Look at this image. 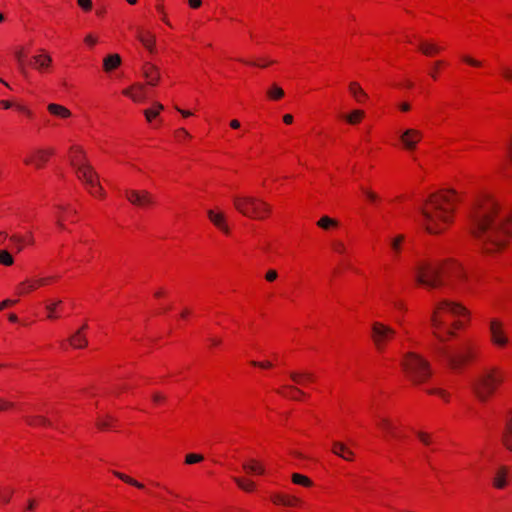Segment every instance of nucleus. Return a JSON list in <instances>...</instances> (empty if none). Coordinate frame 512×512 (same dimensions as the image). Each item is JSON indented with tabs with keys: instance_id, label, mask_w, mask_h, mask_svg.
<instances>
[{
	"instance_id": "obj_23",
	"label": "nucleus",
	"mask_w": 512,
	"mask_h": 512,
	"mask_svg": "<svg viewBox=\"0 0 512 512\" xmlns=\"http://www.w3.org/2000/svg\"><path fill=\"white\" fill-rule=\"evenodd\" d=\"M207 216L209 220L223 233L229 234L230 229L226 223L225 215L222 212H217L215 210H208Z\"/></svg>"
},
{
	"instance_id": "obj_44",
	"label": "nucleus",
	"mask_w": 512,
	"mask_h": 512,
	"mask_svg": "<svg viewBox=\"0 0 512 512\" xmlns=\"http://www.w3.org/2000/svg\"><path fill=\"white\" fill-rule=\"evenodd\" d=\"M234 481L236 482V484L238 485L239 488H241L242 490H244L246 492L253 491L254 486H255L252 481L245 480V479L238 478V477H235Z\"/></svg>"
},
{
	"instance_id": "obj_38",
	"label": "nucleus",
	"mask_w": 512,
	"mask_h": 512,
	"mask_svg": "<svg viewBox=\"0 0 512 512\" xmlns=\"http://www.w3.org/2000/svg\"><path fill=\"white\" fill-rule=\"evenodd\" d=\"M507 162L512 163V138L505 146L504 156L499 163V169H503Z\"/></svg>"
},
{
	"instance_id": "obj_37",
	"label": "nucleus",
	"mask_w": 512,
	"mask_h": 512,
	"mask_svg": "<svg viewBox=\"0 0 512 512\" xmlns=\"http://www.w3.org/2000/svg\"><path fill=\"white\" fill-rule=\"evenodd\" d=\"M363 110H353L351 113L344 116V119L351 125L358 124L364 117Z\"/></svg>"
},
{
	"instance_id": "obj_63",
	"label": "nucleus",
	"mask_w": 512,
	"mask_h": 512,
	"mask_svg": "<svg viewBox=\"0 0 512 512\" xmlns=\"http://www.w3.org/2000/svg\"><path fill=\"white\" fill-rule=\"evenodd\" d=\"M164 399H165V397L160 393H154L152 395V400L155 404L161 403Z\"/></svg>"
},
{
	"instance_id": "obj_29",
	"label": "nucleus",
	"mask_w": 512,
	"mask_h": 512,
	"mask_svg": "<svg viewBox=\"0 0 512 512\" xmlns=\"http://www.w3.org/2000/svg\"><path fill=\"white\" fill-rule=\"evenodd\" d=\"M290 377L293 382L301 386H306L308 383L314 381V376L310 372H292Z\"/></svg>"
},
{
	"instance_id": "obj_8",
	"label": "nucleus",
	"mask_w": 512,
	"mask_h": 512,
	"mask_svg": "<svg viewBox=\"0 0 512 512\" xmlns=\"http://www.w3.org/2000/svg\"><path fill=\"white\" fill-rule=\"evenodd\" d=\"M233 204L239 213L253 219H264L270 213V206L253 196H234Z\"/></svg>"
},
{
	"instance_id": "obj_45",
	"label": "nucleus",
	"mask_w": 512,
	"mask_h": 512,
	"mask_svg": "<svg viewBox=\"0 0 512 512\" xmlns=\"http://www.w3.org/2000/svg\"><path fill=\"white\" fill-rule=\"evenodd\" d=\"M283 506L300 507V506H302V501L296 496L285 495V500H284Z\"/></svg>"
},
{
	"instance_id": "obj_46",
	"label": "nucleus",
	"mask_w": 512,
	"mask_h": 512,
	"mask_svg": "<svg viewBox=\"0 0 512 512\" xmlns=\"http://www.w3.org/2000/svg\"><path fill=\"white\" fill-rule=\"evenodd\" d=\"M14 108L29 119H31L34 115L32 110L24 104L14 103Z\"/></svg>"
},
{
	"instance_id": "obj_17",
	"label": "nucleus",
	"mask_w": 512,
	"mask_h": 512,
	"mask_svg": "<svg viewBox=\"0 0 512 512\" xmlns=\"http://www.w3.org/2000/svg\"><path fill=\"white\" fill-rule=\"evenodd\" d=\"M388 245L392 259L395 262H402V254L407 250L406 236L404 234H398L389 240Z\"/></svg>"
},
{
	"instance_id": "obj_15",
	"label": "nucleus",
	"mask_w": 512,
	"mask_h": 512,
	"mask_svg": "<svg viewBox=\"0 0 512 512\" xmlns=\"http://www.w3.org/2000/svg\"><path fill=\"white\" fill-rule=\"evenodd\" d=\"M376 425L383 431L384 437L387 441L401 440L404 436L399 431L398 426L390 419L384 416H376Z\"/></svg>"
},
{
	"instance_id": "obj_61",
	"label": "nucleus",
	"mask_w": 512,
	"mask_h": 512,
	"mask_svg": "<svg viewBox=\"0 0 512 512\" xmlns=\"http://www.w3.org/2000/svg\"><path fill=\"white\" fill-rule=\"evenodd\" d=\"M251 365H253L255 367H260V368H270V367H272V363L269 362V361H264V362L251 361Z\"/></svg>"
},
{
	"instance_id": "obj_57",
	"label": "nucleus",
	"mask_w": 512,
	"mask_h": 512,
	"mask_svg": "<svg viewBox=\"0 0 512 512\" xmlns=\"http://www.w3.org/2000/svg\"><path fill=\"white\" fill-rule=\"evenodd\" d=\"M278 277V273L276 270L274 269H270L267 271V273L265 274V279L268 281V282H273L277 279Z\"/></svg>"
},
{
	"instance_id": "obj_41",
	"label": "nucleus",
	"mask_w": 512,
	"mask_h": 512,
	"mask_svg": "<svg viewBox=\"0 0 512 512\" xmlns=\"http://www.w3.org/2000/svg\"><path fill=\"white\" fill-rule=\"evenodd\" d=\"M13 495V489L8 486L0 487V503L7 504Z\"/></svg>"
},
{
	"instance_id": "obj_14",
	"label": "nucleus",
	"mask_w": 512,
	"mask_h": 512,
	"mask_svg": "<svg viewBox=\"0 0 512 512\" xmlns=\"http://www.w3.org/2000/svg\"><path fill=\"white\" fill-rule=\"evenodd\" d=\"M422 138L423 133L416 128H407L399 134V140L402 148L409 152L416 150L417 145Z\"/></svg>"
},
{
	"instance_id": "obj_1",
	"label": "nucleus",
	"mask_w": 512,
	"mask_h": 512,
	"mask_svg": "<svg viewBox=\"0 0 512 512\" xmlns=\"http://www.w3.org/2000/svg\"><path fill=\"white\" fill-rule=\"evenodd\" d=\"M470 231L482 251L503 250L512 238V212L502 208L493 195H479L470 213Z\"/></svg>"
},
{
	"instance_id": "obj_6",
	"label": "nucleus",
	"mask_w": 512,
	"mask_h": 512,
	"mask_svg": "<svg viewBox=\"0 0 512 512\" xmlns=\"http://www.w3.org/2000/svg\"><path fill=\"white\" fill-rule=\"evenodd\" d=\"M435 353L451 368L457 369L474 358L475 346L471 341L465 340L456 346H439Z\"/></svg>"
},
{
	"instance_id": "obj_5",
	"label": "nucleus",
	"mask_w": 512,
	"mask_h": 512,
	"mask_svg": "<svg viewBox=\"0 0 512 512\" xmlns=\"http://www.w3.org/2000/svg\"><path fill=\"white\" fill-rule=\"evenodd\" d=\"M503 372L497 367H485L475 376L472 387L476 397L487 400L502 383Z\"/></svg>"
},
{
	"instance_id": "obj_50",
	"label": "nucleus",
	"mask_w": 512,
	"mask_h": 512,
	"mask_svg": "<svg viewBox=\"0 0 512 512\" xmlns=\"http://www.w3.org/2000/svg\"><path fill=\"white\" fill-rule=\"evenodd\" d=\"M175 135V138L181 142L185 139H190L191 138V135L190 133L185 129V128H179L175 131L174 133Z\"/></svg>"
},
{
	"instance_id": "obj_49",
	"label": "nucleus",
	"mask_w": 512,
	"mask_h": 512,
	"mask_svg": "<svg viewBox=\"0 0 512 512\" xmlns=\"http://www.w3.org/2000/svg\"><path fill=\"white\" fill-rule=\"evenodd\" d=\"M61 303V301H56L53 303H50L46 306V310L48 312L47 318L48 319H55L57 316L55 315V311L57 309V306Z\"/></svg>"
},
{
	"instance_id": "obj_30",
	"label": "nucleus",
	"mask_w": 512,
	"mask_h": 512,
	"mask_svg": "<svg viewBox=\"0 0 512 512\" xmlns=\"http://www.w3.org/2000/svg\"><path fill=\"white\" fill-rule=\"evenodd\" d=\"M349 92L354 97L357 103L362 104L367 99V94L357 82H351L349 84Z\"/></svg>"
},
{
	"instance_id": "obj_39",
	"label": "nucleus",
	"mask_w": 512,
	"mask_h": 512,
	"mask_svg": "<svg viewBox=\"0 0 512 512\" xmlns=\"http://www.w3.org/2000/svg\"><path fill=\"white\" fill-rule=\"evenodd\" d=\"M292 482L297 485H301L304 487L312 486V481L305 475L294 473L292 474Z\"/></svg>"
},
{
	"instance_id": "obj_16",
	"label": "nucleus",
	"mask_w": 512,
	"mask_h": 512,
	"mask_svg": "<svg viewBox=\"0 0 512 512\" xmlns=\"http://www.w3.org/2000/svg\"><path fill=\"white\" fill-rule=\"evenodd\" d=\"M54 280V277H42L38 279H26L19 283L16 289V294L19 296L28 295L40 287L49 285Z\"/></svg>"
},
{
	"instance_id": "obj_34",
	"label": "nucleus",
	"mask_w": 512,
	"mask_h": 512,
	"mask_svg": "<svg viewBox=\"0 0 512 512\" xmlns=\"http://www.w3.org/2000/svg\"><path fill=\"white\" fill-rule=\"evenodd\" d=\"M279 393L284 397H288L291 399H298L300 396L304 395V393L300 389L289 385L283 386L282 389L279 390Z\"/></svg>"
},
{
	"instance_id": "obj_4",
	"label": "nucleus",
	"mask_w": 512,
	"mask_h": 512,
	"mask_svg": "<svg viewBox=\"0 0 512 512\" xmlns=\"http://www.w3.org/2000/svg\"><path fill=\"white\" fill-rule=\"evenodd\" d=\"M469 318V311L460 303L442 300L434 308L431 327L434 336L441 342L454 335V331L465 325L463 319Z\"/></svg>"
},
{
	"instance_id": "obj_18",
	"label": "nucleus",
	"mask_w": 512,
	"mask_h": 512,
	"mask_svg": "<svg viewBox=\"0 0 512 512\" xmlns=\"http://www.w3.org/2000/svg\"><path fill=\"white\" fill-rule=\"evenodd\" d=\"M136 38L150 55L156 53V37L150 30L144 27H138L136 30Z\"/></svg>"
},
{
	"instance_id": "obj_51",
	"label": "nucleus",
	"mask_w": 512,
	"mask_h": 512,
	"mask_svg": "<svg viewBox=\"0 0 512 512\" xmlns=\"http://www.w3.org/2000/svg\"><path fill=\"white\" fill-rule=\"evenodd\" d=\"M417 437L419 438V440L421 441L422 444L426 445V446H429L431 443H432V438L431 436L426 433V432H422V431H418L416 433Z\"/></svg>"
},
{
	"instance_id": "obj_43",
	"label": "nucleus",
	"mask_w": 512,
	"mask_h": 512,
	"mask_svg": "<svg viewBox=\"0 0 512 512\" xmlns=\"http://www.w3.org/2000/svg\"><path fill=\"white\" fill-rule=\"evenodd\" d=\"M114 419L112 417L99 418L96 421V427L100 430H106L114 427Z\"/></svg>"
},
{
	"instance_id": "obj_22",
	"label": "nucleus",
	"mask_w": 512,
	"mask_h": 512,
	"mask_svg": "<svg viewBox=\"0 0 512 512\" xmlns=\"http://www.w3.org/2000/svg\"><path fill=\"white\" fill-rule=\"evenodd\" d=\"M153 202V198L148 192L130 190V204L146 207L153 204Z\"/></svg>"
},
{
	"instance_id": "obj_47",
	"label": "nucleus",
	"mask_w": 512,
	"mask_h": 512,
	"mask_svg": "<svg viewBox=\"0 0 512 512\" xmlns=\"http://www.w3.org/2000/svg\"><path fill=\"white\" fill-rule=\"evenodd\" d=\"M331 247L335 253H338L340 255H344L346 253V246L345 244L340 240H334L331 243Z\"/></svg>"
},
{
	"instance_id": "obj_31",
	"label": "nucleus",
	"mask_w": 512,
	"mask_h": 512,
	"mask_svg": "<svg viewBox=\"0 0 512 512\" xmlns=\"http://www.w3.org/2000/svg\"><path fill=\"white\" fill-rule=\"evenodd\" d=\"M418 48L426 56H432L442 50V47H440L434 43L425 42L423 40H421L419 42Z\"/></svg>"
},
{
	"instance_id": "obj_24",
	"label": "nucleus",
	"mask_w": 512,
	"mask_h": 512,
	"mask_svg": "<svg viewBox=\"0 0 512 512\" xmlns=\"http://www.w3.org/2000/svg\"><path fill=\"white\" fill-rule=\"evenodd\" d=\"M33 66L36 70L43 72L47 71L52 66V57L46 52L34 55L32 57Z\"/></svg>"
},
{
	"instance_id": "obj_13",
	"label": "nucleus",
	"mask_w": 512,
	"mask_h": 512,
	"mask_svg": "<svg viewBox=\"0 0 512 512\" xmlns=\"http://www.w3.org/2000/svg\"><path fill=\"white\" fill-rule=\"evenodd\" d=\"M53 155L54 149L52 148L37 149L26 157L24 163L34 167L35 169H42L50 161Z\"/></svg>"
},
{
	"instance_id": "obj_52",
	"label": "nucleus",
	"mask_w": 512,
	"mask_h": 512,
	"mask_svg": "<svg viewBox=\"0 0 512 512\" xmlns=\"http://www.w3.org/2000/svg\"><path fill=\"white\" fill-rule=\"evenodd\" d=\"M203 460V456L200 454H187L185 458V462L189 465L198 463Z\"/></svg>"
},
{
	"instance_id": "obj_35",
	"label": "nucleus",
	"mask_w": 512,
	"mask_h": 512,
	"mask_svg": "<svg viewBox=\"0 0 512 512\" xmlns=\"http://www.w3.org/2000/svg\"><path fill=\"white\" fill-rule=\"evenodd\" d=\"M338 221L328 216H323L317 221V226L323 230H331L338 227Z\"/></svg>"
},
{
	"instance_id": "obj_32",
	"label": "nucleus",
	"mask_w": 512,
	"mask_h": 512,
	"mask_svg": "<svg viewBox=\"0 0 512 512\" xmlns=\"http://www.w3.org/2000/svg\"><path fill=\"white\" fill-rule=\"evenodd\" d=\"M503 443L507 449L512 451V410L507 419L506 427L503 433Z\"/></svg>"
},
{
	"instance_id": "obj_3",
	"label": "nucleus",
	"mask_w": 512,
	"mask_h": 512,
	"mask_svg": "<svg viewBox=\"0 0 512 512\" xmlns=\"http://www.w3.org/2000/svg\"><path fill=\"white\" fill-rule=\"evenodd\" d=\"M457 200L453 190L440 191L429 197L420 209V222L427 232L441 233L452 223Z\"/></svg>"
},
{
	"instance_id": "obj_60",
	"label": "nucleus",
	"mask_w": 512,
	"mask_h": 512,
	"mask_svg": "<svg viewBox=\"0 0 512 512\" xmlns=\"http://www.w3.org/2000/svg\"><path fill=\"white\" fill-rule=\"evenodd\" d=\"M13 404L7 400L0 399V411H7L11 409Z\"/></svg>"
},
{
	"instance_id": "obj_59",
	"label": "nucleus",
	"mask_w": 512,
	"mask_h": 512,
	"mask_svg": "<svg viewBox=\"0 0 512 512\" xmlns=\"http://www.w3.org/2000/svg\"><path fill=\"white\" fill-rule=\"evenodd\" d=\"M271 499L274 504L283 505L284 500H285V495L284 494H275L272 496Z\"/></svg>"
},
{
	"instance_id": "obj_53",
	"label": "nucleus",
	"mask_w": 512,
	"mask_h": 512,
	"mask_svg": "<svg viewBox=\"0 0 512 512\" xmlns=\"http://www.w3.org/2000/svg\"><path fill=\"white\" fill-rule=\"evenodd\" d=\"M500 75L508 82L512 83V69L508 66H502L500 68Z\"/></svg>"
},
{
	"instance_id": "obj_54",
	"label": "nucleus",
	"mask_w": 512,
	"mask_h": 512,
	"mask_svg": "<svg viewBox=\"0 0 512 512\" xmlns=\"http://www.w3.org/2000/svg\"><path fill=\"white\" fill-rule=\"evenodd\" d=\"M84 43L89 47H94L98 43V38L93 34L84 37Z\"/></svg>"
},
{
	"instance_id": "obj_10",
	"label": "nucleus",
	"mask_w": 512,
	"mask_h": 512,
	"mask_svg": "<svg viewBox=\"0 0 512 512\" xmlns=\"http://www.w3.org/2000/svg\"><path fill=\"white\" fill-rule=\"evenodd\" d=\"M490 342L498 349H504L511 343L504 328V323L498 318H491L488 321Z\"/></svg>"
},
{
	"instance_id": "obj_48",
	"label": "nucleus",
	"mask_w": 512,
	"mask_h": 512,
	"mask_svg": "<svg viewBox=\"0 0 512 512\" xmlns=\"http://www.w3.org/2000/svg\"><path fill=\"white\" fill-rule=\"evenodd\" d=\"M29 424L34 426H49L50 421L44 416H36L31 419Z\"/></svg>"
},
{
	"instance_id": "obj_64",
	"label": "nucleus",
	"mask_w": 512,
	"mask_h": 512,
	"mask_svg": "<svg viewBox=\"0 0 512 512\" xmlns=\"http://www.w3.org/2000/svg\"><path fill=\"white\" fill-rule=\"evenodd\" d=\"M188 4L191 8L197 9L201 6L202 0H188Z\"/></svg>"
},
{
	"instance_id": "obj_21",
	"label": "nucleus",
	"mask_w": 512,
	"mask_h": 512,
	"mask_svg": "<svg viewBox=\"0 0 512 512\" xmlns=\"http://www.w3.org/2000/svg\"><path fill=\"white\" fill-rule=\"evenodd\" d=\"M88 325L83 324L70 338L69 344L74 349H84L88 345V339L84 333Z\"/></svg>"
},
{
	"instance_id": "obj_40",
	"label": "nucleus",
	"mask_w": 512,
	"mask_h": 512,
	"mask_svg": "<svg viewBox=\"0 0 512 512\" xmlns=\"http://www.w3.org/2000/svg\"><path fill=\"white\" fill-rule=\"evenodd\" d=\"M267 95L272 100H279L284 96V91L281 87L274 84L268 89Z\"/></svg>"
},
{
	"instance_id": "obj_58",
	"label": "nucleus",
	"mask_w": 512,
	"mask_h": 512,
	"mask_svg": "<svg viewBox=\"0 0 512 512\" xmlns=\"http://www.w3.org/2000/svg\"><path fill=\"white\" fill-rule=\"evenodd\" d=\"M427 392L429 394L438 395L439 397H441L444 400L447 399V393L444 390H442V389L435 388V389H430Z\"/></svg>"
},
{
	"instance_id": "obj_27",
	"label": "nucleus",
	"mask_w": 512,
	"mask_h": 512,
	"mask_svg": "<svg viewBox=\"0 0 512 512\" xmlns=\"http://www.w3.org/2000/svg\"><path fill=\"white\" fill-rule=\"evenodd\" d=\"M130 99L134 101H142L148 96V89L141 84L130 85Z\"/></svg>"
},
{
	"instance_id": "obj_7",
	"label": "nucleus",
	"mask_w": 512,
	"mask_h": 512,
	"mask_svg": "<svg viewBox=\"0 0 512 512\" xmlns=\"http://www.w3.org/2000/svg\"><path fill=\"white\" fill-rule=\"evenodd\" d=\"M401 365L406 376L414 384L423 383L431 376L429 362L415 352H407L403 356Z\"/></svg>"
},
{
	"instance_id": "obj_56",
	"label": "nucleus",
	"mask_w": 512,
	"mask_h": 512,
	"mask_svg": "<svg viewBox=\"0 0 512 512\" xmlns=\"http://www.w3.org/2000/svg\"><path fill=\"white\" fill-rule=\"evenodd\" d=\"M462 60L465 63H467V64H469L471 66H474V67H480L482 65V63L480 61L475 60V59L471 58L470 56H463Z\"/></svg>"
},
{
	"instance_id": "obj_33",
	"label": "nucleus",
	"mask_w": 512,
	"mask_h": 512,
	"mask_svg": "<svg viewBox=\"0 0 512 512\" xmlns=\"http://www.w3.org/2000/svg\"><path fill=\"white\" fill-rule=\"evenodd\" d=\"M243 469L248 474L262 475L265 472L264 467L259 464L256 460H250L243 464Z\"/></svg>"
},
{
	"instance_id": "obj_20",
	"label": "nucleus",
	"mask_w": 512,
	"mask_h": 512,
	"mask_svg": "<svg viewBox=\"0 0 512 512\" xmlns=\"http://www.w3.org/2000/svg\"><path fill=\"white\" fill-rule=\"evenodd\" d=\"M142 74L147 81V84L154 86L159 80V72L155 65L150 61L144 59L142 65Z\"/></svg>"
},
{
	"instance_id": "obj_26",
	"label": "nucleus",
	"mask_w": 512,
	"mask_h": 512,
	"mask_svg": "<svg viewBox=\"0 0 512 512\" xmlns=\"http://www.w3.org/2000/svg\"><path fill=\"white\" fill-rule=\"evenodd\" d=\"M47 111L51 115L61 119H68L72 115L71 111L67 107L56 103L48 104Z\"/></svg>"
},
{
	"instance_id": "obj_62",
	"label": "nucleus",
	"mask_w": 512,
	"mask_h": 512,
	"mask_svg": "<svg viewBox=\"0 0 512 512\" xmlns=\"http://www.w3.org/2000/svg\"><path fill=\"white\" fill-rule=\"evenodd\" d=\"M0 107L7 110V109L14 107V103L9 100H1Z\"/></svg>"
},
{
	"instance_id": "obj_25",
	"label": "nucleus",
	"mask_w": 512,
	"mask_h": 512,
	"mask_svg": "<svg viewBox=\"0 0 512 512\" xmlns=\"http://www.w3.org/2000/svg\"><path fill=\"white\" fill-rule=\"evenodd\" d=\"M122 63V59L118 54L107 55L103 59V70L105 73H111L118 69Z\"/></svg>"
},
{
	"instance_id": "obj_28",
	"label": "nucleus",
	"mask_w": 512,
	"mask_h": 512,
	"mask_svg": "<svg viewBox=\"0 0 512 512\" xmlns=\"http://www.w3.org/2000/svg\"><path fill=\"white\" fill-rule=\"evenodd\" d=\"M332 452L345 460H352L353 452L341 442H333Z\"/></svg>"
},
{
	"instance_id": "obj_11",
	"label": "nucleus",
	"mask_w": 512,
	"mask_h": 512,
	"mask_svg": "<svg viewBox=\"0 0 512 512\" xmlns=\"http://www.w3.org/2000/svg\"><path fill=\"white\" fill-rule=\"evenodd\" d=\"M67 159L74 173L85 169L86 167L92 166L86 149L80 144H73L69 147L67 152Z\"/></svg>"
},
{
	"instance_id": "obj_12",
	"label": "nucleus",
	"mask_w": 512,
	"mask_h": 512,
	"mask_svg": "<svg viewBox=\"0 0 512 512\" xmlns=\"http://www.w3.org/2000/svg\"><path fill=\"white\" fill-rule=\"evenodd\" d=\"M395 334L396 331L388 325L381 322L372 324L371 337L378 351H383Z\"/></svg>"
},
{
	"instance_id": "obj_55",
	"label": "nucleus",
	"mask_w": 512,
	"mask_h": 512,
	"mask_svg": "<svg viewBox=\"0 0 512 512\" xmlns=\"http://www.w3.org/2000/svg\"><path fill=\"white\" fill-rule=\"evenodd\" d=\"M77 4L84 11H90L92 9V1L91 0H77Z\"/></svg>"
},
{
	"instance_id": "obj_19",
	"label": "nucleus",
	"mask_w": 512,
	"mask_h": 512,
	"mask_svg": "<svg viewBox=\"0 0 512 512\" xmlns=\"http://www.w3.org/2000/svg\"><path fill=\"white\" fill-rule=\"evenodd\" d=\"M510 469L508 466H499L492 477V485L498 490L505 489L509 484Z\"/></svg>"
},
{
	"instance_id": "obj_36",
	"label": "nucleus",
	"mask_w": 512,
	"mask_h": 512,
	"mask_svg": "<svg viewBox=\"0 0 512 512\" xmlns=\"http://www.w3.org/2000/svg\"><path fill=\"white\" fill-rule=\"evenodd\" d=\"M164 109V106L160 103H154L151 108L144 110V115L148 122H152V119L159 115Z\"/></svg>"
},
{
	"instance_id": "obj_42",
	"label": "nucleus",
	"mask_w": 512,
	"mask_h": 512,
	"mask_svg": "<svg viewBox=\"0 0 512 512\" xmlns=\"http://www.w3.org/2000/svg\"><path fill=\"white\" fill-rule=\"evenodd\" d=\"M14 264V258L12 254L7 250H0V265L12 266Z\"/></svg>"
},
{
	"instance_id": "obj_2",
	"label": "nucleus",
	"mask_w": 512,
	"mask_h": 512,
	"mask_svg": "<svg viewBox=\"0 0 512 512\" xmlns=\"http://www.w3.org/2000/svg\"><path fill=\"white\" fill-rule=\"evenodd\" d=\"M412 272L416 282L427 289L451 288L461 289L467 278L466 272L458 262L447 260L434 263L417 259L412 263Z\"/></svg>"
},
{
	"instance_id": "obj_9",
	"label": "nucleus",
	"mask_w": 512,
	"mask_h": 512,
	"mask_svg": "<svg viewBox=\"0 0 512 512\" xmlns=\"http://www.w3.org/2000/svg\"><path fill=\"white\" fill-rule=\"evenodd\" d=\"M76 179L82 183L88 194L95 199H104L106 196L101 184L100 176L92 166L86 167L75 173Z\"/></svg>"
}]
</instances>
